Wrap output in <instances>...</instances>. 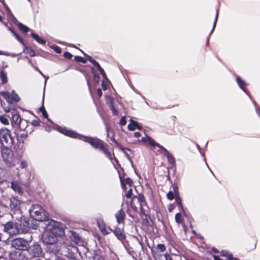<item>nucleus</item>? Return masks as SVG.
I'll return each mask as SVG.
<instances>
[{
	"label": "nucleus",
	"mask_w": 260,
	"mask_h": 260,
	"mask_svg": "<svg viewBox=\"0 0 260 260\" xmlns=\"http://www.w3.org/2000/svg\"><path fill=\"white\" fill-rule=\"evenodd\" d=\"M82 140L90 144L93 148L102 151L111 161L113 160L111 152L106 147L107 144L102 140L97 138L83 136Z\"/></svg>",
	"instance_id": "f257e3e1"
},
{
	"label": "nucleus",
	"mask_w": 260,
	"mask_h": 260,
	"mask_svg": "<svg viewBox=\"0 0 260 260\" xmlns=\"http://www.w3.org/2000/svg\"><path fill=\"white\" fill-rule=\"evenodd\" d=\"M145 205H147V202L144 195L142 193L139 194L138 196H134L131 199V207L135 212H138L139 207L141 214H144L143 206Z\"/></svg>",
	"instance_id": "f03ea898"
},
{
	"label": "nucleus",
	"mask_w": 260,
	"mask_h": 260,
	"mask_svg": "<svg viewBox=\"0 0 260 260\" xmlns=\"http://www.w3.org/2000/svg\"><path fill=\"white\" fill-rule=\"evenodd\" d=\"M46 229L58 237L64 235L62 223L54 220H50L48 221L46 224Z\"/></svg>",
	"instance_id": "7ed1b4c3"
},
{
	"label": "nucleus",
	"mask_w": 260,
	"mask_h": 260,
	"mask_svg": "<svg viewBox=\"0 0 260 260\" xmlns=\"http://www.w3.org/2000/svg\"><path fill=\"white\" fill-rule=\"evenodd\" d=\"M0 143L3 146H12L14 139L10 130L5 127L0 129Z\"/></svg>",
	"instance_id": "20e7f679"
},
{
	"label": "nucleus",
	"mask_w": 260,
	"mask_h": 260,
	"mask_svg": "<svg viewBox=\"0 0 260 260\" xmlns=\"http://www.w3.org/2000/svg\"><path fill=\"white\" fill-rule=\"evenodd\" d=\"M11 245L15 249L25 251L28 247V242L23 238H16L14 239L11 242Z\"/></svg>",
	"instance_id": "39448f33"
},
{
	"label": "nucleus",
	"mask_w": 260,
	"mask_h": 260,
	"mask_svg": "<svg viewBox=\"0 0 260 260\" xmlns=\"http://www.w3.org/2000/svg\"><path fill=\"white\" fill-rule=\"evenodd\" d=\"M25 252H26V255L28 258V260H29L32 258L39 257L42 254V249L40 245L34 244L28 247Z\"/></svg>",
	"instance_id": "423d86ee"
},
{
	"label": "nucleus",
	"mask_w": 260,
	"mask_h": 260,
	"mask_svg": "<svg viewBox=\"0 0 260 260\" xmlns=\"http://www.w3.org/2000/svg\"><path fill=\"white\" fill-rule=\"evenodd\" d=\"M0 95H1L7 103L12 104L14 102H18L20 100L19 95L15 93L14 91L12 92V95H11L8 91H0Z\"/></svg>",
	"instance_id": "0eeeda50"
},
{
	"label": "nucleus",
	"mask_w": 260,
	"mask_h": 260,
	"mask_svg": "<svg viewBox=\"0 0 260 260\" xmlns=\"http://www.w3.org/2000/svg\"><path fill=\"white\" fill-rule=\"evenodd\" d=\"M58 237L46 229L45 232L43 234L42 240L46 244H53L57 243Z\"/></svg>",
	"instance_id": "6e6552de"
},
{
	"label": "nucleus",
	"mask_w": 260,
	"mask_h": 260,
	"mask_svg": "<svg viewBox=\"0 0 260 260\" xmlns=\"http://www.w3.org/2000/svg\"><path fill=\"white\" fill-rule=\"evenodd\" d=\"M9 257L12 260H28V258L26 252L18 250L11 251Z\"/></svg>",
	"instance_id": "1a4fd4ad"
},
{
	"label": "nucleus",
	"mask_w": 260,
	"mask_h": 260,
	"mask_svg": "<svg viewBox=\"0 0 260 260\" xmlns=\"http://www.w3.org/2000/svg\"><path fill=\"white\" fill-rule=\"evenodd\" d=\"M21 202L18 198L12 197L10 199L9 207L11 212L13 214H15L17 212L20 211V205Z\"/></svg>",
	"instance_id": "9d476101"
},
{
	"label": "nucleus",
	"mask_w": 260,
	"mask_h": 260,
	"mask_svg": "<svg viewBox=\"0 0 260 260\" xmlns=\"http://www.w3.org/2000/svg\"><path fill=\"white\" fill-rule=\"evenodd\" d=\"M111 233H113L115 237L121 241H123L126 239V236L123 225L122 227L119 225L115 226L113 230L112 229Z\"/></svg>",
	"instance_id": "9b49d317"
},
{
	"label": "nucleus",
	"mask_w": 260,
	"mask_h": 260,
	"mask_svg": "<svg viewBox=\"0 0 260 260\" xmlns=\"http://www.w3.org/2000/svg\"><path fill=\"white\" fill-rule=\"evenodd\" d=\"M97 224L101 232L104 235H107L112 232V229L110 226H107L102 218L97 219Z\"/></svg>",
	"instance_id": "f8f14e48"
},
{
	"label": "nucleus",
	"mask_w": 260,
	"mask_h": 260,
	"mask_svg": "<svg viewBox=\"0 0 260 260\" xmlns=\"http://www.w3.org/2000/svg\"><path fill=\"white\" fill-rule=\"evenodd\" d=\"M5 229L6 231L14 234H20V229L18 228V224H14L13 222L9 221L5 224Z\"/></svg>",
	"instance_id": "ddd939ff"
},
{
	"label": "nucleus",
	"mask_w": 260,
	"mask_h": 260,
	"mask_svg": "<svg viewBox=\"0 0 260 260\" xmlns=\"http://www.w3.org/2000/svg\"><path fill=\"white\" fill-rule=\"evenodd\" d=\"M31 213H34L35 217L38 220H41L42 216L41 214L43 211V209L42 206L38 204L33 205L30 210Z\"/></svg>",
	"instance_id": "4468645a"
},
{
	"label": "nucleus",
	"mask_w": 260,
	"mask_h": 260,
	"mask_svg": "<svg viewBox=\"0 0 260 260\" xmlns=\"http://www.w3.org/2000/svg\"><path fill=\"white\" fill-rule=\"evenodd\" d=\"M12 146H3L2 148V156L5 161H10L11 157L12 150L11 149Z\"/></svg>",
	"instance_id": "2eb2a0df"
},
{
	"label": "nucleus",
	"mask_w": 260,
	"mask_h": 260,
	"mask_svg": "<svg viewBox=\"0 0 260 260\" xmlns=\"http://www.w3.org/2000/svg\"><path fill=\"white\" fill-rule=\"evenodd\" d=\"M125 216L123 209L121 208L115 215L117 222L119 224H122L124 225L125 224Z\"/></svg>",
	"instance_id": "dca6fc26"
},
{
	"label": "nucleus",
	"mask_w": 260,
	"mask_h": 260,
	"mask_svg": "<svg viewBox=\"0 0 260 260\" xmlns=\"http://www.w3.org/2000/svg\"><path fill=\"white\" fill-rule=\"evenodd\" d=\"M119 179L120 181V183L121 185V187L123 190H125L127 189L126 185H128L129 187H131L133 185V181L129 177H127L124 179L123 177L119 176Z\"/></svg>",
	"instance_id": "f3484780"
},
{
	"label": "nucleus",
	"mask_w": 260,
	"mask_h": 260,
	"mask_svg": "<svg viewBox=\"0 0 260 260\" xmlns=\"http://www.w3.org/2000/svg\"><path fill=\"white\" fill-rule=\"evenodd\" d=\"M22 119L18 114H13L11 120V124L14 128H16L18 126H20Z\"/></svg>",
	"instance_id": "a211bd4d"
},
{
	"label": "nucleus",
	"mask_w": 260,
	"mask_h": 260,
	"mask_svg": "<svg viewBox=\"0 0 260 260\" xmlns=\"http://www.w3.org/2000/svg\"><path fill=\"white\" fill-rule=\"evenodd\" d=\"M46 250L50 253L56 254L59 250V247L57 243L53 244H47Z\"/></svg>",
	"instance_id": "6ab92c4d"
},
{
	"label": "nucleus",
	"mask_w": 260,
	"mask_h": 260,
	"mask_svg": "<svg viewBox=\"0 0 260 260\" xmlns=\"http://www.w3.org/2000/svg\"><path fill=\"white\" fill-rule=\"evenodd\" d=\"M127 128L129 131H133L136 128L141 130L142 129V127L141 125L139 124L137 121L131 119L130 123L127 125Z\"/></svg>",
	"instance_id": "aec40b11"
},
{
	"label": "nucleus",
	"mask_w": 260,
	"mask_h": 260,
	"mask_svg": "<svg viewBox=\"0 0 260 260\" xmlns=\"http://www.w3.org/2000/svg\"><path fill=\"white\" fill-rule=\"evenodd\" d=\"M29 221L24 220L18 225V228L20 229V233H27L29 230Z\"/></svg>",
	"instance_id": "412c9836"
},
{
	"label": "nucleus",
	"mask_w": 260,
	"mask_h": 260,
	"mask_svg": "<svg viewBox=\"0 0 260 260\" xmlns=\"http://www.w3.org/2000/svg\"><path fill=\"white\" fill-rule=\"evenodd\" d=\"M66 136L72 138L77 139L80 140H82V137H83V135H80L75 131H73L71 129H69Z\"/></svg>",
	"instance_id": "4be33fe9"
},
{
	"label": "nucleus",
	"mask_w": 260,
	"mask_h": 260,
	"mask_svg": "<svg viewBox=\"0 0 260 260\" xmlns=\"http://www.w3.org/2000/svg\"><path fill=\"white\" fill-rule=\"evenodd\" d=\"M93 260H105V258L102 254L101 250H94L92 256Z\"/></svg>",
	"instance_id": "5701e85b"
},
{
	"label": "nucleus",
	"mask_w": 260,
	"mask_h": 260,
	"mask_svg": "<svg viewBox=\"0 0 260 260\" xmlns=\"http://www.w3.org/2000/svg\"><path fill=\"white\" fill-rule=\"evenodd\" d=\"M109 106L112 113L114 115H117L118 114V111L116 109L114 105V99L112 97H110L109 99Z\"/></svg>",
	"instance_id": "b1692460"
},
{
	"label": "nucleus",
	"mask_w": 260,
	"mask_h": 260,
	"mask_svg": "<svg viewBox=\"0 0 260 260\" xmlns=\"http://www.w3.org/2000/svg\"><path fill=\"white\" fill-rule=\"evenodd\" d=\"M236 81L240 88L245 92H246V89L245 88V86L247 85V84L238 76H237L236 77Z\"/></svg>",
	"instance_id": "393cba45"
},
{
	"label": "nucleus",
	"mask_w": 260,
	"mask_h": 260,
	"mask_svg": "<svg viewBox=\"0 0 260 260\" xmlns=\"http://www.w3.org/2000/svg\"><path fill=\"white\" fill-rule=\"evenodd\" d=\"M31 36L39 44L44 45L46 43V41L45 40L40 38L37 34L34 32L31 33Z\"/></svg>",
	"instance_id": "a878e982"
},
{
	"label": "nucleus",
	"mask_w": 260,
	"mask_h": 260,
	"mask_svg": "<svg viewBox=\"0 0 260 260\" xmlns=\"http://www.w3.org/2000/svg\"><path fill=\"white\" fill-rule=\"evenodd\" d=\"M8 29L13 34L16 39L21 43L23 46L25 45L23 38H22L18 34H17L12 28L9 27Z\"/></svg>",
	"instance_id": "bb28decb"
},
{
	"label": "nucleus",
	"mask_w": 260,
	"mask_h": 260,
	"mask_svg": "<svg viewBox=\"0 0 260 260\" xmlns=\"http://www.w3.org/2000/svg\"><path fill=\"white\" fill-rule=\"evenodd\" d=\"M28 137V134L27 132L22 133L17 136V140L19 143L24 144L25 140Z\"/></svg>",
	"instance_id": "cd10ccee"
},
{
	"label": "nucleus",
	"mask_w": 260,
	"mask_h": 260,
	"mask_svg": "<svg viewBox=\"0 0 260 260\" xmlns=\"http://www.w3.org/2000/svg\"><path fill=\"white\" fill-rule=\"evenodd\" d=\"M0 79L3 84H5L8 82L7 74L4 70L0 71Z\"/></svg>",
	"instance_id": "c85d7f7f"
},
{
	"label": "nucleus",
	"mask_w": 260,
	"mask_h": 260,
	"mask_svg": "<svg viewBox=\"0 0 260 260\" xmlns=\"http://www.w3.org/2000/svg\"><path fill=\"white\" fill-rule=\"evenodd\" d=\"M142 214L145 215V220H146V224L150 226H153L154 223H153V221L151 217H150V216L148 214H146L145 212H144V214Z\"/></svg>",
	"instance_id": "c756f323"
},
{
	"label": "nucleus",
	"mask_w": 260,
	"mask_h": 260,
	"mask_svg": "<svg viewBox=\"0 0 260 260\" xmlns=\"http://www.w3.org/2000/svg\"><path fill=\"white\" fill-rule=\"evenodd\" d=\"M108 136L110 137V140L115 143L116 147L119 149V150H122L123 149V146L119 143L114 138V135L113 134H112V136L111 137L109 136V134H108Z\"/></svg>",
	"instance_id": "7c9ffc66"
},
{
	"label": "nucleus",
	"mask_w": 260,
	"mask_h": 260,
	"mask_svg": "<svg viewBox=\"0 0 260 260\" xmlns=\"http://www.w3.org/2000/svg\"><path fill=\"white\" fill-rule=\"evenodd\" d=\"M27 126V122L25 120L22 119L20 124V126H18L16 128L20 131H23Z\"/></svg>",
	"instance_id": "2f4dec72"
},
{
	"label": "nucleus",
	"mask_w": 260,
	"mask_h": 260,
	"mask_svg": "<svg viewBox=\"0 0 260 260\" xmlns=\"http://www.w3.org/2000/svg\"><path fill=\"white\" fill-rule=\"evenodd\" d=\"M18 26L19 29L23 32H27L30 30V29L27 26H25L21 22H19L18 24Z\"/></svg>",
	"instance_id": "473e14b6"
},
{
	"label": "nucleus",
	"mask_w": 260,
	"mask_h": 260,
	"mask_svg": "<svg viewBox=\"0 0 260 260\" xmlns=\"http://www.w3.org/2000/svg\"><path fill=\"white\" fill-rule=\"evenodd\" d=\"M256 247V243L255 242H252V243L250 245V243H247L246 245V249L247 251H251L252 250H253Z\"/></svg>",
	"instance_id": "72a5a7b5"
},
{
	"label": "nucleus",
	"mask_w": 260,
	"mask_h": 260,
	"mask_svg": "<svg viewBox=\"0 0 260 260\" xmlns=\"http://www.w3.org/2000/svg\"><path fill=\"white\" fill-rule=\"evenodd\" d=\"M125 192V197L127 199H131L133 198V189L131 187L128 190H123Z\"/></svg>",
	"instance_id": "f704fd0d"
},
{
	"label": "nucleus",
	"mask_w": 260,
	"mask_h": 260,
	"mask_svg": "<svg viewBox=\"0 0 260 260\" xmlns=\"http://www.w3.org/2000/svg\"><path fill=\"white\" fill-rule=\"evenodd\" d=\"M175 221L178 223H182L183 220L182 218L181 214L179 212L176 214L175 216Z\"/></svg>",
	"instance_id": "c9c22d12"
},
{
	"label": "nucleus",
	"mask_w": 260,
	"mask_h": 260,
	"mask_svg": "<svg viewBox=\"0 0 260 260\" xmlns=\"http://www.w3.org/2000/svg\"><path fill=\"white\" fill-rule=\"evenodd\" d=\"M175 202L177 203L178 206L183 209L182 200L180 198L179 195L177 196H175Z\"/></svg>",
	"instance_id": "e433bc0d"
},
{
	"label": "nucleus",
	"mask_w": 260,
	"mask_h": 260,
	"mask_svg": "<svg viewBox=\"0 0 260 260\" xmlns=\"http://www.w3.org/2000/svg\"><path fill=\"white\" fill-rule=\"evenodd\" d=\"M0 121L4 124L7 125L9 124V120L5 115L0 116Z\"/></svg>",
	"instance_id": "4c0bfd02"
},
{
	"label": "nucleus",
	"mask_w": 260,
	"mask_h": 260,
	"mask_svg": "<svg viewBox=\"0 0 260 260\" xmlns=\"http://www.w3.org/2000/svg\"><path fill=\"white\" fill-rule=\"evenodd\" d=\"M25 50H26V53L29 54L30 57H34L36 56V52L30 47H26Z\"/></svg>",
	"instance_id": "58836bf2"
},
{
	"label": "nucleus",
	"mask_w": 260,
	"mask_h": 260,
	"mask_svg": "<svg viewBox=\"0 0 260 260\" xmlns=\"http://www.w3.org/2000/svg\"><path fill=\"white\" fill-rule=\"evenodd\" d=\"M218 15H219V10L217 9L216 10V12L215 18L214 22V23H213V27H212V29L211 31V34L213 32V31H214V29L215 28V26H216V23H217V19H218Z\"/></svg>",
	"instance_id": "ea45409f"
},
{
	"label": "nucleus",
	"mask_w": 260,
	"mask_h": 260,
	"mask_svg": "<svg viewBox=\"0 0 260 260\" xmlns=\"http://www.w3.org/2000/svg\"><path fill=\"white\" fill-rule=\"evenodd\" d=\"M40 111L41 112L44 117L46 118H48V115L43 104L40 108Z\"/></svg>",
	"instance_id": "a19ab883"
},
{
	"label": "nucleus",
	"mask_w": 260,
	"mask_h": 260,
	"mask_svg": "<svg viewBox=\"0 0 260 260\" xmlns=\"http://www.w3.org/2000/svg\"><path fill=\"white\" fill-rule=\"evenodd\" d=\"M74 60L77 62H82L83 63H85L86 62V59L83 58L82 57L79 56H75Z\"/></svg>",
	"instance_id": "79ce46f5"
},
{
	"label": "nucleus",
	"mask_w": 260,
	"mask_h": 260,
	"mask_svg": "<svg viewBox=\"0 0 260 260\" xmlns=\"http://www.w3.org/2000/svg\"><path fill=\"white\" fill-rule=\"evenodd\" d=\"M156 248L161 252L165 251L166 250V247L164 244H157Z\"/></svg>",
	"instance_id": "37998d69"
},
{
	"label": "nucleus",
	"mask_w": 260,
	"mask_h": 260,
	"mask_svg": "<svg viewBox=\"0 0 260 260\" xmlns=\"http://www.w3.org/2000/svg\"><path fill=\"white\" fill-rule=\"evenodd\" d=\"M167 197L169 200H173L174 198L175 199V195L173 191L170 190L167 194Z\"/></svg>",
	"instance_id": "c03bdc74"
},
{
	"label": "nucleus",
	"mask_w": 260,
	"mask_h": 260,
	"mask_svg": "<svg viewBox=\"0 0 260 260\" xmlns=\"http://www.w3.org/2000/svg\"><path fill=\"white\" fill-rule=\"evenodd\" d=\"M69 130V129L66 127H59L58 128V131L61 134L64 135L65 136H66V135L67 134V133L68 132Z\"/></svg>",
	"instance_id": "a18cd8bd"
},
{
	"label": "nucleus",
	"mask_w": 260,
	"mask_h": 260,
	"mask_svg": "<svg viewBox=\"0 0 260 260\" xmlns=\"http://www.w3.org/2000/svg\"><path fill=\"white\" fill-rule=\"evenodd\" d=\"M167 157L168 158V162L170 164H174L175 162V159L174 157V156L171 155V154H169L168 156H167Z\"/></svg>",
	"instance_id": "49530a36"
},
{
	"label": "nucleus",
	"mask_w": 260,
	"mask_h": 260,
	"mask_svg": "<svg viewBox=\"0 0 260 260\" xmlns=\"http://www.w3.org/2000/svg\"><path fill=\"white\" fill-rule=\"evenodd\" d=\"M40 120L38 118L37 119L32 120L31 122V124L34 126H38L40 125Z\"/></svg>",
	"instance_id": "de8ad7c7"
},
{
	"label": "nucleus",
	"mask_w": 260,
	"mask_h": 260,
	"mask_svg": "<svg viewBox=\"0 0 260 260\" xmlns=\"http://www.w3.org/2000/svg\"><path fill=\"white\" fill-rule=\"evenodd\" d=\"M147 141L148 142L149 144L153 147H155V145L156 144V142L153 140L151 138L148 137L147 139Z\"/></svg>",
	"instance_id": "09e8293b"
},
{
	"label": "nucleus",
	"mask_w": 260,
	"mask_h": 260,
	"mask_svg": "<svg viewBox=\"0 0 260 260\" xmlns=\"http://www.w3.org/2000/svg\"><path fill=\"white\" fill-rule=\"evenodd\" d=\"M81 52L83 53V54L86 57V59L87 60H88L89 62H90L91 63H93V61H95V60L93 59L91 56H89L86 54H85L83 51L81 50Z\"/></svg>",
	"instance_id": "8fccbe9b"
},
{
	"label": "nucleus",
	"mask_w": 260,
	"mask_h": 260,
	"mask_svg": "<svg viewBox=\"0 0 260 260\" xmlns=\"http://www.w3.org/2000/svg\"><path fill=\"white\" fill-rule=\"evenodd\" d=\"M4 170L2 168H0V184L4 182Z\"/></svg>",
	"instance_id": "3c124183"
},
{
	"label": "nucleus",
	"mask_w": 260,
	"mask_h": 260,
	"mask_svg": "<svg viewBox=\"0 0 260 260\" xmlns=\"http://www.w3.org/2000/svg\"><path fill=\"white\" fill-rule=\"evenodd\" d=\"M53 49L56 53L58 54H60L62 52L61 48L58 46H53Z\"/></svg>",
	"instance_id": "603ef678"
},
{
	"label": "nucleus",
	"mask_w": 260,
	"mask_h": 260,
	"mask_svg": "<svg viewBox=\"0 0 260 260\" xmlns=\"http://www.w3.org/2000/svg\"><path fill=\"white\" fill-rule=\"evenodd\" d=\"M125 154V155L126 156V157L128 158H130V156L127 153V151H131V150L129 149V148H124L123 147V149L122 150H121Z\"/></svg>",
	"instance_id": "864d4df0"
},
{
	"label": "nucleus",
	"mask_w": 260,
	"mask_h": 260,
	"mask_svg": "<svg viewBox=\"0 0 260 260\" xmlns=\"http://www.w3.org/2000/svg\"><path fill=\"white\" fill-rule=\"evenodd\" d=\"M63 56L64 58L67 59H71L72 57V55L69 52H64L63 53Z\"/></svg>",
	"instance_id": "5fc2aeb1"
},
{
	"label": "nucleus",
	"mask_w": 260,
	"mask_h": 260,
	"mask_svg": "<svg viewBox=\"0 0 260 260\" xmlns=\"http://www.w3.org/2000/svg\"><path fill=\"white\" fill-rule=\"evenodd\" d=\"M11 186L12 188L15 191H19L20 188L18 184L13 182L11 183Z\"/></svg>",
	"instance_id": "6e6d98bb"
},
{
	"label": "nucleus",
	"mask_w": 260,
	"mask_h": 260,
	"mask_svg": "<svg viewBox=\"0 0 260 260\" xmlns=\"http://www.w3.org/2000/svg\"><path fill=\"white\" fill-rule=\"evenodd\" d=\"M173 192L174 193L175 196H179L178 188L177 185L173 186Z\"/></svg>",
	"instance_id": "4d7b16f0"
},
{
	"label": "nucleus",
	"mask_w": 260,
	"mask_h": 260,
	"mask_svg": "<svg viewBox=\"0 0 260 260\" xmlns=\"http://www.w3.org/2000/svg\"><path fill=\"white\" fill-rule=\"evenodd\" d=\"M128 252L133 256H138L141 255V253L138 252L137 253L136 251H134L133 250H132V251H130V250H129Z\"/></svg>",
	"instance_id": "13d9d810"
},
{
	"label": "nucleus",
	"mask_w": 260,
	"mask_h": 260,
	"mask_svg": "<svg viewBox=\"0 0 260 260\" xmlns=\"http://www.w3.org/2000/svg\"><path fill=\"white\" fill-rule=\"evenodd\" d=\"M27 162L26 160H22L20 164V167L22 169H25L27 167Z\"/></svg>",
	"instance_id": "bf43d9fd"
},
{
	"label": "nucleus",
	"mask_w": 260,
	"mask_h": 260,
	"mask_svg": "<svg viewBox=\"0 0 260 260\" xmlns=\"http://www.w3.org/2000/svg\"><path fill=\"white\" fill-rule=\"evenodd\" d=\"M126 120L125 119V117L124 116L122 117L120 120L119 124L121 125H125L126 124Z\"/></svg>",
	"instance_id": "052dcab7"
},
{
	"label": "nucleus",
	"mask_w": 260,
	"mask_h": 260,
	"mask_svg": "<svg viewBox=\"0 0 260 260\" xmlns=\"http://www.w3.org/2000/svg\"><path fill=\"white\" fill-rule=\"evenodd\" d=\"M220 254L221 256L226 257L228 259V255H230L231 253H229V252L226 250H222Z\"/></svg>",
	"instance_id": "680f3d73"
},
{
	"label": "nucleus",
	"mask_w": 260,
	"mask_h": 260,
	"mask_svg": "<svg viewBox=\"0 0 260 260\" xmlns=\"http://www.w3.org/2000/svg\"><path fill=\"white\" fill-rule=\"evenodd\" d=\"M93 64L97 68V69H98V70L100 71L101 70L103 69V68L101 67V66L100 65V64L99 63V62L98 61H96V60L95 61H93Z\"/></svg>",
	"instance_id": "e2e57ef3"
},
{
	"label": "nucleus",
	"mask_w": 260,
	"mask_h": 260,
	"mask_svg": "<svg viewBox=\"0 0 260 260\" xmlns=\"http://www.w3.org/2000/svg\"><path fill=\"white\" fill-rule=\"evenodd\" d=\"M100 77L99 74H98V73L94 74V75H93V79L94 81H95L96 83H98L100 80Z\"/></svg>",
	"instance_id": "0e129e2a"
},
{
	"label": "nucleus",
	"mask_w": 260,
	"mask_h": 260,
	"mask_svg": "<svg viewBox=\"0 0 260 260\" xmlns=\"http://www.w3.org/2000/svg\"><path fill=\"white\" fill-rule=\"evenodd\" d=\"M104 78L107 79L106 74L104 71V69H102L99 71Z\"/></svg>",
	"instance_id": "69168bd1"
},
{
	"label": "nucleus",
	"mask_w": 260,
	"mask_h": 260,
	"mask_svg": "<svg viewBox=\"0 0 260 260\" xmlns=\"http://www.w3.org/2000/svg\"><path fill=\"white\" fill-rule=\"evenodd\" d=\"M228 260H240V259L236 257H234L233 255V254L231 253L230 255H228Z\"/></svg>",
	"instance_id": "338daca9"
},
{
	"label": "nucleus",
	"mask_w": 260,
	"mask_h": 260,
	"mask_svg": "<svg viewBox=\"0 0 260 260\" xmlns=\"http://www.w3.org/2000/svg\"><path fill=\"white\" fill-rule=\"evenodd\" d=\"M164 256L165 257L166 260H173L172 258L171 257L170 255L168 253H166L164 255Z\"/></svg>",
	"instance_id": "774afa93"
}]
</instances>
